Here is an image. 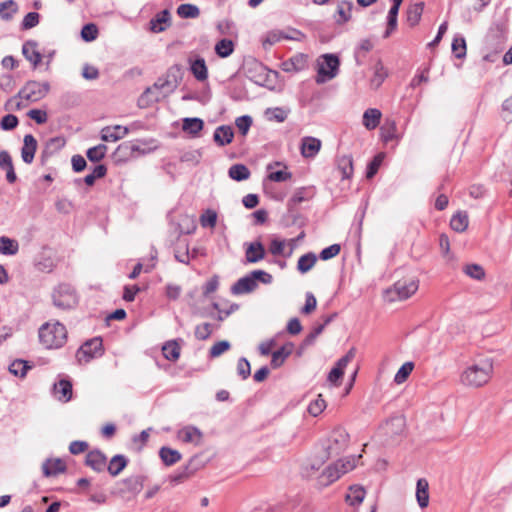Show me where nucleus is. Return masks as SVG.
<instances>
[{
  "label": "nucleus",
  "mask_w": 512,
  "mask_h": 512,
  "mask_svg": "<svg viewBox=\"0 0 512 512\" xmlns=\"http://www.w3.org/2000/svg\"><path fill=\"white\" fill-rule=\"evenodd\" d=\"M339 470V463H334L328 466L319 476L318 484L322 487H326L341 477Z\"/></svg>",
  "instance_id": "nucleus-22"
},
{
  "label": "nucleus",
  "mask_w": 512,
  "mask_h": 512,
  "mask_svg": "<svg viewBox=\"0 0 512 512\" xmlns=\"http://www.w3.org/2000/svg\"><path fill=\"white\" fill-rule=\"evenodd\" d=\"M66 469L65 463L61 459H48L42 465L45 477L56 476L63 473Z\"/></svg>",
  "instance_id": "nucleus-33"
},
{
  "label": "nucleus",
  "mask_w": 512,
  "mask_h": 512,
  "mask_svg": "<svg viewBox=\"0 0 512 512\" xmlns=\"http://www.w3.org/2000/svg\"><path fill=\"white\" fill-rule=\"evenodd\" d=\"M19 245L14 239L2 236L0 237V253L3 255H15L18 252Z\"/></svg>",
  "instance_id": "nucleus-42"
},
{
  "label": "nucleus",
  "mask_w": 512,
  "mask_h": 512,
  "mask_svg": "<svg viewBox=\"0 0 512 512\" xmlns=\"http://www.w3.org/2000/svg\"><path fill=\"white\" fill-rule=\"evenodd\" d=\"M155 258H156L155 255H151V257L149 259L143 260V261L137 263L134 266L132 272L130 273V279L136 278L142 272H145V273L150 272L155 267Z\"/></svg>",
  "instance_id": "nucleus-40"
},
{
  "label": "nucleus",
  "mask_w": 512,
  "mask_h": 512,
  "mask_svg": "<svg viewBox=\"0 0 512 512\" xmlns=\"http://www.w3.org/2000/svg\"><path fill=\"white\" fill-rule=\"evenodd\" d=\"M37 150V140L31 134H27L23 139V146L21 148V158L26 164H31L34 160L35 152Z\"/></svg>",
  "instance_id": "nucleus-15"
},
{
  "label": "nucleus",
  "mask_w": 512,
  "mask_h": 512,
  "mask_svg": "<svg viewBox=\"0 0 512 512\" xmlns=\"http://www.w3.org/2000/svg\"><path fill=\"white\" fill-rule=\"evenodd\" d=\"M18 125V118L13 114L5 115L0 121V128L5 131L13 130Z\"/></svg>",
  "instance_id": "nucleus-64"
},
{
  "label": "nucleus",
  "mask_w": 512,
  "mask_h": 512,
  "mask_svg": "<svg viewBox=\"0 0 512 512\" xmlns=\"http://www.w3.org/2000/svg\"><path fill=\"white\" fill-rule=\"evenodd\" d=\"M316 260V255L313 253L302 255L298 260L297 268L301 273H306L313 268Z\"/></svg>",
  "instance_id": "nucleus-51"
},
{
  "label": "nucleus",
  "mask_w": 512,
  "mask_h": 512,
  "mask_svg": "<svg viewBox=\"0 0 512 512\" xmlns=\"http://www.w3.org/2000/svg\"><path fill=\"white\" fill-rule=\"evenodd\" d=\"M192 475L193 471H191L188 466H185L182 469L169 475L168 481L170 482L171 485L176 486L191 478Z\"/></svg>",
  "instance_id": "nucleus-45"
},
{
  "label": "nucleus",
  "mask_w": 512,
  "mask_h": 512,
  "mask_svg": "<svg viewBox=\"0 0 512 512\" xmlns=\"http://www.w3.org/2000/svg\"><path fill=\"white\" fill-rule=\"evenodd\" d=\"M22 53L26 60L29 61L34 68H36L42 60V55L37 50L36 42L28 41L24 43L22 46Z\"/></svg>",
  "instance_id": "nucleus-27"
},
{
  "label": "nucleus",
  "mask_w": 512,
  "mask_h": 512,
  "mask_svg": "<svg viewBox=\"0 0 512 512\" xmlns=\"http://www.w3.org/2000/svg\"><path fill=\"white\" fill-rule=\"evenodd\" d=\"M53 394L55 398L61 402H68L72 398V384L66 379H61L58 383L54 384Z\"/></svg>",
  "instance_id": "nucleus-19"
},
{
  "label": "nucleus",
  "mask_w": 512,
  "mask_h": 512,
  "mask_svg": "<svg viewBox=\"0 0 512 512\" xmlns=\"http://www.w3.org/2000/svg\"><path fill=\"white\" fill-rule=\"evenodd\" d=\"M199 8L194 4H181L177 8V14L181 18H196L199 16Z\"/></svg>",
  "instance_id": "nucleus-54"
},
{
  "label": "nucleus",
  "mask_w": 512,
  "mask_h": 512,
  "mask_svg": "<svg viewBox=\"0 0 512 512\" xmlns=\"http://www.w3.org/2000/svg\"><path fill=\"white\" fill-rule=\"evenodd\" d=\"M48 82L28 81L18 93V97L29 102L43 99L49 92Z\"/></svg>",
  "instance_id": "nucleus-6"
},
{
  "label": "nucleus",
  "mask_w": 512,
  "mask_h": 512,
  "mask_svg": "<svg viewBox=\"0 0 512 512\" xmlns=\"http://www.w3.org/2000/svg\"><path fill=\"white\" fill-rule=\"evenodd\" d=\"M340 60L337 55L326 53L320 55L316 60L317 84H324L334 79L339 73Z\"/></svg>",
  "instance_id": "nucleus-3"
},
{
  "label": "nucleus",
  "mask_w": 512,
  "mask_h": 512,
  "mask_svg": "<svg viewBox=\"0 0 512 512\" xmlns=\"http://www.w3.org/2000/svg\"><path fill=\"white\" fill-rule=\"evenodd\" d=\"M257 283L253 279L251 273L240 278L231 288V292L235 295L250 293L255 290Z\"/></svg>",
  "instance_id": "nucleus-20"
},
{
  "label": "nucleus",
  "mask_w": 512,
  "mask_h": 512,
  "mask_svg": "<svg viewBox=\"0 0 512 512\" xmlns=\"http://www.w3.org/2000/svg\"><path fill=\"white\" fill-rule=\"evenodd\" d=\"M150 30L154 33L165 31L171 25L170 12L165 9L159 12L154 18L150 20Z\"/></svg>",
  "instance_id": "nucleus-16"
},
{
  "label": "nucleus",
  "mask_w": 512,
  "mask_h": 512,
  "mask_svg": "<svg viewBox=\"0 0 512 512\" xmlns=\"http://www.w3.org/2000/svg\"><path fill=\"white\" fill-rule=\"evenodd\" d=\"M388 77V70L385 68L382 62L378 61L373 66V75L370 78V87L377 90Z\"/></svg>",
  "instance_id": "nucleus-32"
},
{
  "label": "nucleus",
  "mask_w": 512,
  "mask_h": 512,
  "mask_svg": "<svg viewBox=\"0 0 512 512\" xmlns=\"http://www.w3.org/2000/svg\"><path fill=\"white\" fill-rule=\"evenodd\" d=\"M366 496V490L363 486L360 485H352L348 488V492L346 494L345 500L348 505L352 507L359 506Z\"/></svg>",
  "instance_id": "nucleus-25"
},
{
  "label": "nucleus",
  "mask_w": 512,
  "mask_h": 512,
  "mask_svg": "<svg viewBox=\"0 0 512 512\" xmlns=\"http://www.w3.org/2000/svg\"><path fill=\"white\" fill-rule=\"evenodd\" d=\"M400 9V5L392 4L389 9L387 16V30L384 33V37L387 38L397 27V16Z\"/></svg>",
  "instance_id": "nucleus-43"
},
{
  "label": "nucleus",
  "mask_w": 512,
  "mask_h": 512,
  "mask_svg": "<svg viewBox=\"0 0 512 512\" xmlns=\"http://www.w3.org/2000/svg\"><path fill=\"white\" fill-rule=\"evenodd\" d=\"M107 147L104 144H99L87 150V158L92 162H99L106 154Z\"/></svg>",
  "instance_id": "nucleus-55"
},
{
  "label": "nucleus",
  "mask_w": 512,
  "mask_h": 512,
  "mask_svg": "<svg viewBox=\"0 0 512 512\" xmlns=\"http://www.w3.org/2000/svg\"><path fill=\"white\" fill-rule=\"evenodd\" d=\"M418 290V281L415 279L396 282L385 291V298L390 301H402L410 298Z\"/></svg>",
  "instance_id": "nucleus-4"
},
{
  "label": "nucleus",
  "mask_w": 512,
  "mask_h": 512,
  "mask_svg": "<svg viewBox=\"0 0 512 512\" xmlns=\"http://www.w3.org/2000/svg\"><path fill=\"white\" fill-rule=\"evenodd\" d=\"M103 345L101 338L95 337L86 341L76 352V358L79 363H88L93 358L101 356Z\"/></svg>",
  "instance_id": "nucleus-7"
},
{
  "label": "nucleus",
  "mask_w": 512,
  "mask_h": 512,
  "mask_svg": "<svg viewBox=\"0 0 512 512\" xmlns=\"http://www.w3.org/2000/svg\"><path fill=\"white\" fill-rule=\"evenodd\" d=\"M452 51L456 58H463L466 55V41L463 37H455L452 42Z\"/></svg>",
  "instance_id": "nucleus-60"
},
{
  "label": "nucleus",
  "mask_w": 512,
  "mask_h": 512,
  "mask_svg": "<svg viewBox=\"0 0 512 512\" xmlns=\"http://www.w3.org/2000/svg\"><path fill=\"white\" fill-rule=\"evenodd\" d=\"M152 86L161 93L162 97L165 99L174 91L177 86V82L175 79H171V74L168 73L165 76L158 78Z\"/></svg>",
  "instance_id": "nucleus-23"
},
{
  "label": "nucleus",
  "mask_w": 512,
  "mask_h": 512,
  "mask_svg": "<svg viewBox=\"0 0 512 512\" xmlns=\"http://www.w3.org/2000/svg\"><path fill=\"white\" fill-rule=\"evenodd\" d=\"M463 272L468 277L474 279V280H482L485 278V271L484 268L479 264H466L463 267Z\"/></svg>",
  "instance_id": "nucleus-49"
},
{
  "label": "nucleus",
  "mask_w": 512,
  "mask_h": 512,
  "mask_svg": "<svg viewBox=\"0 0 512 512\" xmlns=\"http://www.w3.org/2000/svg\"><path fill=\"white\" fill-rule=\"evenodd\" d=\"M65 144V140L61 137H54V138H51L49 139L46 144H45V147L42 151V156L43 157H48L50 155H52L54 152L60 150Z\"/></svg>",
  "instance_id": "nucleus-47"
},
{
  "label": "nucleus",
  "mask_w": 512,
  "mask_h": 512,
  "mask_svg": "<svg viewBox=\"0 0 512 512\" xmlns=\"http://www.w3.org/2000/svg\"><path fill=\"white\" fill-rule=\"evenodd\" d=\"M245 69L247 77L260 86H265L268 82L269 75L274 73L256 60L247 62Z\"/></svg>",
  "instance_id": "nucleus-8"
},
{
  "label": "nucleus",
  "mask_w": 512,
  "mask_h": 512,
  "mask_svg": "<svg viewBox=\"0 0 512 512\" xmlns=\"http://www.w3.org/2000/svg\"><path fill=\"white\" fill-rule=\"evenodd\" d=\"M342 179H349L353 174V159L350 155H343L337 162Z\"/></svg>",
  "instance_id": "nucleus-38"
},
{
  "label": "nucleus",
  "mask_w": 512,
  "mask_h": 512,
  "mask_svg": "<svg viewBox=\"0 0 512 512\" xmlns=\"http://www.w3.org/2000/svg\"><path fill=\"white\" fill-rule=\"evenodd\" d=\"M86 464L97 472L104 471L107 466L105 455L98 451H90L86 456Z\"/></svg>",
  "instance_id": "nucleus-29"
},
{
  "label": "nucleus",
  "mask_w": 512,
  "mask_h": 512,
  "mask_svg": "<svg viewBox=\"0 0 512 512\" xmlns=\"http://www.w3.org/2000/svg\"><path fill=\"white\" fill-rule=\"evenodd\" d=\"M356 355V349L351 348L349 351L341 357L335 364V366L331 369L328 374L327 381L333 386H339L340 380L344 375V371L347 365L353 360Z\"/></svg>",
  "instance_id": "nucleus-9"
},
{
  "label": "nucleus",
  "mask_w": 512,
  "mask_h": 512,
  "mask_svg": "<svg viewBox=\"0 0 512 512\" xmlns=\"http://www.w3.org/2000/svg\"><path fill=\"white\" fill-rule=\"evenodd\" d=\"M40 343L47 349H59L67 341V329L58 322H46L39 328Z\"/></svg>",
  "instance_id": "nucleus-2"
},
{
  "label": "nucleus",
  "mask_w": 512,
  "mask_h": 512,
  "mask_svg": "<svg viewBox=\"0 0 512 512\" xmlns=\"http://www.w3.org/2000/svg\"><path fill=\"white\" fill-rule=\"evenodd\" d=\"M162 94L159 93L153 86L148 87L139 97L138 105L141 108H148L155 103L163 100Z\"/></svg>",
  "instance_id": "nucleus-24"
},
{
  "label": "nucleus",
  "mask_w": 512,
  "mask_h": 512,
  "mask_svg": "<svg viewBox=\"0 0 512 512\" xmlns=\"http://www.w3.org/2000/svg\"><path fill=\"white\" fill-rule=\"evenodd\" d=\"M17 10V4L13 0H7L0 4V16L4 20L12 19Z\"/></svg>",
  "instance_id": "nucleus-53"
},
{
  "label": "nucleus",
  "mask_w": 512,
  "mask_h": 512,
  "mask_svg": "<svg viewBox=\"0 0 512 512\" xmlns=\"http://www.w3.org/2000/svg\"><path fill=\"white\" fill-rule=\"evenodd\" d=\"M229 348H230V343L226 340H222V341L215 343L210 348L209 353L212 358H216V357H219L220 355H222L227 350H229Z\"/></svg>",
  "instance_id": "nucleus-63"
},
{
  "label": "nucleus",
  "mask_w": 512,
  "mask_h": 512,
  "mask_svg": "<svg viewBox=\"0 0 512 512\" xmlns=\"http://www.w3.org/2000/svg\"><path fill=\"white\" fill-rule=\"evenodd\" d=\"M176 439L184 444L199 446L203 440L202 431L193 425H186L176 432Z\"/></svg>",
  "instance_id": "nucleus-11"
},
{
  "label": "nucleus",
  "mask_w": 512,
  "mask_h": 512,
  "mask_svg": "<svg viewBox=\"0 0 512 512\" xmlns=\"http://www.w3.org/2000/svg\"><path fill=\"white\" fill-rule=\"evenodd\" d=\"M400 9V5L392 4L389 9L387 16V30L384 33V37L387 38L397 27V16Z\"/></svg>",
  "instance_id": "nucleus-44"
},
{
  "label": "nucleus",
  "mask_w": 512,
  "mask_h": 512,
  "mask_svg": "<svg viewBox=\"0 0 512 512\" xmlns=\"http://www.w3.org/2000/svg\"><path fill=\"white\" fill-rule=\"evenodd\" d=\"M128 133V128L121 125L105 127L101 130V139L105 142H116Z\"/></svg>",
  "instance_id": "nucleus-21"
},
{
  "label": "nucleus",
  "mask_w": 512,
  "mask_h": 512,
  "mask_svg": "<svg viewBox=\"0 0 512 512\" xmlns=\"http://www.w3.org/2000/svg\"><path fill=\"white\" fill-rule=\"evenodd\" d=\"M326 406V401L323 399L322 395L319 394L309 403L307 410L311 416L316 417L325 410Z\"/></svg>",
  "instance_id": "nucleus-52"
},
{
  "label": "nucleus",
  "mask_w": 512,
  "mask_h": 512,
  "mask_svg": "<svg viewBox=\"0 0 512 512\" xmlns=\"http://www.w3.org/2000/svg\"><path fill=\"white\" fill-rule=\"evenodd\" d=\"M469 218L465 211L455 213L451 220L450 226L456 232H464L468 228Z\"/></svg>",
  "instance_id": "nucleus-36"
},
{
  "label": "nucleus",
  "mask_w": 512,
  "mask_h": 512,
  "mask_svg": "<svg viewBox=\"0 0 512 512\" xmlns=\"http://www.w3.org/2000/svg\"><path fill=\"white\" fill-rule=\"evenodd\" d=\"M384 160V154L379 153L377 154L373 160L369 163L367 167L366 177L372 178L378 171L379 167L381 166L382 162Z\"/></svg>",
  "instance_id": "nucleus-62"
},
{
  "label": "nucleus",
  "mask_w": 512,
  "mask_h": 512,
  "mask_svg": "<svg viewBox=\"0 0 512 512\" xmlns=\"http://www.w3.org/2000/svg\"><path fill=\"white\" fill-rule=\"evenodd\" d=\"M322 142L312 136H305L301 140L300 151L304 158H314L320 151Z\"/></svg>",
  "instance_id": "nucleus-12"
},
{
  "label": "nucleus",
  "mask_w": 512,
  "mask_h": 512,
  "mask_svg": "<svg viewBox=\"0 0 512 512\" xmlns=\"http://www.w3.org/2000/svg\"><path fill=\"white\" fill-rule=\"evenodd\" d=\"M188 63L191 73L198 81H205L208 78V68L203 57H190Z\"/></svg>",
  "instance_id": "nucleus-13"
},
{
  "label": "nucleus",
  "mask_w": 512,
  "mask_h": 512,
  "mask_svg": "<svg viewBox=\"0 0 512 512\" xmlns=\"http://www.w3.org/2000/svg\"><path fill=\"white\" fill-rule=\"evenodd\" d=\"M214 49L220 58H227L234 52L235 45L232 40L224 38L215 44Z\"/></svg>",
  "instance_id": "nucleus-37"
},
{
  "label": "nucleus",
  "mask_w": 512,
  "mask_h": 512,
  "mask_svg": "<svg viewBox=\"0 0 512 512\" xmlns=\"http://www.w3.org/2000/svg\"><path fill=\"white\" fill-rule=\"evenodd\" d=\"M246 261L249 263H257L265 257L264 246L256 241L247 244L245 251Z\"/></svg>",
  "instance_id": "nucleus-26"
},
{
  "label": "nucleus",
  "mask_w": 512,
  "mask_h": 512,
  "mask_svg": "<svg viewBox=\"0 0 512 512\" xmlns=\"http://www.w3.org/2000/svg\"><path fill=\"white\" fill-rule=\"evenodd\" d=\"M204 127V122L198 117H186L182 120V130L193 137H197Z\"/></svg>",
  "instance_id": "nucleus-30"
},
{
  "label": "nucleus",
  "mask_w": 512,
  "mask_h": 512,
  "mask_svg": "<svg viewBox=\"0 0 512 512\" xmlns=\"http://www.w3.org/2000/svg\"><path fill=\"white\" fill-rule=\"evenodd\" d=\"M494 373V361L490 357H479L466 366L460 374V383L468 388L486 385Z\"/></svg>",
  "instance_id": "nucleus-1"
},
{
  "label": "nucleus",
  "mask_w": 512,
  "mask_h": 512,
  "mask_svg": "<svg viewBox=\"0 0 512 512\" xmlns=\"http://www.w3.org/2000/svg\"><path fill=\"white\" fill-rule=\"evenodd\" d=\"M307 65V56L299 53L291 57L290 59L282 62L281 69L287 73H295L302 71Z\"/></svg>",
  "instance_id": "nucleus-14"
},
{
  "label": "nucleus",
  "mask_w": 512,
  "mask_h": 512,
  "mask_svg": "<svg viewBox=\"0 0 512 512\" xmlns=\"http://www.w3.org/2000/svg\"><path fill=\"white\" fill-rule=\"evenodd\" d=\"M228 174L235 181L247 180L250 177L249 169L243 164H235L229 168Z\"/></svg>",
  "instance_id": "nucleus-41"
},
{
  "label": "nucleus",
  "mask_w": 512,
  "mask_h": 512,
  "mask_svg": "<svg viewBox=\"0 0 512 512\" xmlns=\"http://www.w3.org/2000/svg\"><path fill=\"white\" fill-rule=\"evenodd\" d=\"M283 40V31L272 30L269 31L262 39V45L265 49Z\"/></svg>",
  "instance_id": "nucleus-56"
},
{
  "label": "nucleus",
  "mask_w": 512,
  "mask_h": 512,
  "mask_svg": "<svg viewBox=\"0 0 512 512\" xmlns=\"http://www.w3.org/2000/svg\"><path fill=\"white\" fill-rule=\"evenodd\" d=\"M159 457L166 466H172L181 460L182 455L176 449L163 446L159 450Z\"/></svg>",
  "instance_id": "nucleus-35"
},
{
  "label": "nucleus",
  "mask_w": 512,
  "mask_h": 512,
  "mask_svg": "<svg viewBox=\"0 0 512 512\" xmlns=\"http://www.w3.org/2000/svg\"><path fill=\"white\" fill-rule=\"evenodd\" d=\"M81 37L86 42L94 41L98 37V28L95 24L89 23L82 27Z\"/></svg>",
  "instance_id": "nucleus-58"
},
{
  "label": "nucleus",
  "mask_w": 512,
  "mask_h": 512,
  "mask_svg": "<svg viewBox=\"0 0 512 512\" xmlns=\"http://www.w3.org/2000/svg\"><path fill=\"white\" fill-rule=\"evenodd\" d=\"M293 343H286L280 349L272 353L271 366L278 368L283 365L286 358L293 352Z\"/></svg>",
  "instance_id": "nucleus-34"
},
{
  "label": "nucleus",
  "mask_w": 512,
  "mask_h": 512,
  "mask_svg": "<svg viewBox=\"0 0 512 512\" xmlns=\"http://www.w3.org/2000/svg\"><path fill=\"white\" fill-rule=\"evenodd\" d=\"M349 434L344 428L334 429L329 438L327 451L329 455H337L342 452L348 445Z\"/></svg>",
  "instance_id": "nucleus-10"
},
{
  "label": "nucleus",
  "mask_w": 512,
  "mask_h": 512,
  "mask_svg": "<svg viewBox=\"0 0 512 512\" xmlns=\"http://www.w3.org/2000/svg\"><path fill=\"white\" fill-rule=\"evenodd\" d=\"M234 132L231 126L222 125L216 128L213 139L219 146H225L232 142Z\"/></svg>",
  "instance_id": "nucleus-31"
},
{
  "label": "nucleus",
  "mask_w": 512,
  "mask_h": 512,
  "mask_svg": "<svg viewBox=\"0 0 512 512\" xmlns=\"http://www.w3.org/2000/svg\"><path fill=\"white\" fill-rule=\"evenodd\" d=\"M53 304L62 310L73 309L78 303L75 289L68 284L58 285L52 293Z\"/></svg>",
  "instance_id": "nucleus-5"
},
{
  "label": "nucleus",
  "mask_w": 512,
  "mask_h": 512,
  "mask_svg": "<svg viewBox=\"0 0 512 512\" xmlns=\"http://www.w3.org/2000/svg\"><path fill=\"white\" fill-rule=\"evenodd\" d=\"M382 113L377 108H368L364 111L362 124L367 130H374L380 124Z\"/></svg>",
  "instance_id": "nucleus-28"
},
{
  "label": "nucleus",
  "mask_w": 512,
  "mask_h": 512,
  "mask_svg": "<svg viewBox=\"0 0 512 512\" xmlns=\"http://www.w3.org/2000/svg\"><path fill=\"white\" fill-rule=\"evenodd\" d=\"M416 500L421 509H425L429 505V483L425 478H420L416 483Z\"/></svg>",
  "instance_id": "nucleus-18"
},
{
  "label": "nucleus",
  "mask_w": 512,
  "mask_h": 512,
  "mask_svg": "<svg viewBox=\"0 0 512 512\" xmlns=\"http://www.w3.org/2000/svg\"><path fill=\"white\" fill-rule=\"evenodd\" d=\"M423 12V4L422 3H416L412 6H410L407 10V22L410 26H416L422 16Z\"/></svg>",
  "instance_id": "nucleus-46"
},
{
  "label": "nucleus",
  "mask_w": 512,
  "mask_h": 512,
  "mask_svg": "<svg viewBox=\"0 0 512 512\" xmlns=\"http://www.w3.org/2000/svg\"><path fill=\"white\" fill-rule=\"evenodd\" d=\"M126 464L127 461L124 456L116 455L110 460L107 466L108 472L112 476H117L126 467Z\"/></svg>",
  "instance_id": "nucleus-48"
},
{
  "label": "nucleus",
  "mask_w": 512,
  "mask_h": 512,
  "mask_svg": "<svg viewBox=\"0 0 512 512\" xmlns=\"http://www.w3.org/2000/svg\"><path fill=\"white\" fill-rule=\"evenodd\" d=\"M361 458V455L351 456L348 458L340 459L336 463H339V470L341 475L353 470L356 467L357 461Z\"/></svg>",
  "instance_id": "nucleus-57"
},
{
  "label": "nucleus",
  "mask_w": 512,
  "mask_h": 512,
  "mask_svg": "<svg viewBox=\"0 0 512 512\" xmlns=\"http://www.w3.org/2000/svg\"><path fill=\"white\" fill-rule=\"evenodd\" d=\"M29 368L26 361L15 360L10 364L9 371L15 376L24 377Z\"/></svg>",
  "instance_id": "nucleus-59"
},
{
  "label": "nucleus",
  "mask_w": 512,
  "mask_h": 512,
  "mask_svg": "<svg viewBox=\"0 0 512 512\" xmlns=\"http://www.w3.org/2000/svg\"><path fill=\"white\" fill-rule=\"evenodd\" d=\"M217 222V213L214 210H206L200 217L202 227L214 228Z\"/></svg>",
  "instance_id": "nucleus-61"
},
{
  "label": "nucleus",
  "mask_w": 512,
  "mask_h": 512,
  "mask_svg": "<svg viewBox=\"0 0 512 512\" xmlns=\"http://www.w3.org/2000/svg\"><path fill=\"white\" fill-rule=\"evenodd\" d=\"M353 3L350 1H338L333 18L337 24H345L352 17Z\"/></svg>",
  "instance_id": "nucleus-17"
},
{
  "label": "nucleus",
  "mask_w": 512,
  "mask_h": 512,
  "mask_svg": "<svg viewBox=\"0 0 512 512\" xmlns=\"http://www.w3.org/2000/svg\"><path fill=\"white\" fill-rule=\"evenodd\" d=\"M163 356L169 361H177L180 357V346L175 340L166 342L162 347Z\"/></svg>",
  "instance_id": "nucleus-39"
},
{
  "label": "nucleus",
  "mask_w": 512,
  "mask_h": 512,
  "mask_svg": "<svg viewBox=\"0 0 512 512\" xmlns=\"http://www.w3.org/2000/svg\"><path fill=\"white\" fill-rule=\"evenodd\" d=\"M413 369H414L413 362H411V361L405 362L396 372V374L394 376V382L398 385L404 383L408 379L410 374L412 373Z\"/></svg>",
  "instance_id": "nucleus-50"
}]
</instances>
